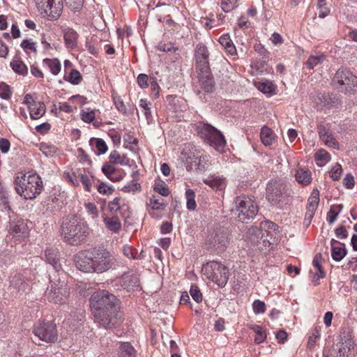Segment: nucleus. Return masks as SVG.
Wrapping results in <instances>:
<instances>
[{
	"label": "nucleus",
	"instance_id": "4468645a",
	"mask_svg": "<svg viewBox=\"0 0 357 357\" xmlns=\"http://www.w3.org/2000/svg\"><path fill=\"white\" fill-rule=\"evenodd\" d=\"M209 52L206 45L199 43L195 48V58L196 62V69L197 73L201 71L209 70L208 62Z\"/></svg>",
	"mask_w": 357,
	"mask_h": 357
},
{
	"label": "nucleus",
	"instance_id": "f03ea898",
	"mask_svg": "<svg viewBox=\"0 0 357 357\" xmlns=\"http://www.w3.org/2000/svg\"><path fill=\"white\" fill-rule=\"evenodd\" d=\"M115 257L106 248L98 247L79 252L75 258L76 267L85 273H102L116 264Z\"/></svg>",
	"mask_w": 357,
	"mask_h": 357
},
{
	"label": "nucleus",
	"instance_id": "2eb2a0df",
	"mask_svg": "<svg viewBox=\"0 0 357 357\" xmlns=\"http://www.w3.org/2000/svg\"><path fill=\"white\" fill-rule=\"evenodd\" d=\"M228 233L225 230L217 231L215 235L210 239L209 245L218 252L225 251L228 245Z\"/></svg>",
	"mask_w": 357,
	"mask_h": 357
},
{
	"label": "nucleus",
	"instance_id": "f257e3e1",
	"mask_svg": "<svg viewBox=\"0 0 357 357\" xmlns=\"http://www.w3.org/2000/svg\"><path fill=\"white\" fill-rule=\"evenodd\" d=\"M90 306L95 321L103 327L110 328L121 323L119 301L109 291L102 290L93 293Z\"/></svg>",
	"mask_w": 357,
	"mask_h": 357
},
{
	"label": "nucleus",
	"instance_id": "5fc2aeb1",
	"mask_svg": "<svg viewBox=\"0 0 357 357\" xmlns=\"http://www.w3.org/2000/svg\"><path fill=\"white\" fill-rule=\"evenodd\" d=\"M98 191L102 195H111L114 191V188L112 185L101 183L98 186Z\"/></svg>",
	"mask_w": 357,
	"mask_h": 357
},
{
	"label": "nucleus",
	"instance_id": "5701e85b",
	"mask_svg": "<svg viewBox=\"0 0 357 357\" xmlns=\"http://www.w3.org/2000/svg\"><path fill=\"white\" fill-rule=\"evenodd\" d=\"M317 98L321 102L323 103L324 106L327 107H337L341 103V101L337 95L333 93H319L318 94Z\"/></svg>",
	"mask_w": 357,
	"mask_h": 357
},
{
	"label": "nucleus",
	"instance_id": "c85d7f7f",
	"mask_svg": "<svg viewBox=\"0 0 357 357\" xmlns=\"http://www.w3.org/2000/svg\"><path fill=\"white\" fill-rule=\"evenodd\" d=\"M219 43L229 54L236 55V47L233 44L229 34L222 36L219 39Z\"/></svg>",
	"mask_w": 357,
	"mask_h": 357
},
{
	"label": "nucleus",
	"instance_id": "a211bd4d",
	"mask_svg": "<svg viewBox=\"0 0 357 357\" xmlns=\"http://www.w3.org/2000/svg\"><path fill=\"white\" fill-rule=\"evenodd\" d=\"M198 79L202 89L206 93H211L215 89V81L211 70L198 72Z\"/></svg>",
	"mask_w": 357,
	"mask_h": 357
},
{
	"label": "nucleus",
	"instance_id": "e2e57ef3",
	"mask_svg": "<svg viewBox=\"0 0 357 357\" xmlns=\"http://www.w3.org/2000/svg\"><path fill=\"white\" fill-rule=\"evenodd\" d=\"M120 198L116 197L112 201L108 203V208L112 213H116L120 210Z\"/></svg>",
	"mask_w": 357,
	"mask_h": 357
},
{
	"label": "nucleus",
	"instance_id": "39448f33",
	"mask_svg": "<svg viewBox=\"0 0 357 357\" xmlns=\"http://www.w3.org/2000/svg\"><path fill=\"white\" fill-rule=\"evenodd\" d=\"M331 84L334 89L342 93H354L357 91V77L347 68L338 69Z\"/></svg>",
	"mask_w": 357,
	"mask_h": 357
},
{
	"label": "nucleus",
	"instance_id": "49530a36",
	"mask_svg": "<svg viewBox=\"0 0 357 357\" xmlns=\"http://www.w3.org/2000/svg\"><path fill=\"white\" fill-rule=\"evenodd\" d=\"M12 91L10 86L4 82L0 83V97L4 100H8L10 98Z\"/></svg>",
	"mask_w": 357,
	"mask_h": 357
},
{
	"label": "nucleus",
	"instance_id": "ea45409f",
	"mask_svg": "<svg viewBox=\"0 0 357 357\" xmlns=\"http://www.w3.org/2000/svg\"><path fill=\"white\" fill-rule=\"evenodd\" d=\"M185 197L187 200V208L189 210H195L197 206L195 192L191 189H188L185 191Z\"/></svg>",
	"mask_w": 357,
	"mask_h": 357
},
{
	"label": "nucleus",
	"instance_id": "e433bc0d",
	"mask_svg": "<svg viewBox=\"0 0 357 357\" xmlns=\"http://www.w3.org/2000/svg\"><path fill=\"white\" fill-rule=\"evenodd\" d=\"M314 159L319 167H323L330 160V155L325 150H319L316 153Z\"/></svg>",
	"mask_w": 357,
	"mask_h": 357
},
{
	"label": "nucleus",
	"instance_id": "a878e982",
	"mask_svg": "<svg viewBox=\"0 0 357 357\" xmlns=\"http://www.w3.org/2000/svg\"><path fill=\"white\" fill-rule=\"evenodd\" d=\"M65 43L68 48H73L77 45V34L73 29L67 28L63 30Z\"/></svg>",
	"mask_w": 357,
	"mask_h": 357
},
{
	"label": "nucleus",
	"instance_id": "680f3d73",
	"mask_svg": "<svg viewBox=\"0 0 357 357\" xmlns=\"http://www.w3.org/2000/svg\"><path fill=\"white\" fill-rule=\"evenodd\" d=\"M252 308L255 314L264 313L266 311V305L263 301L256 300L252 304Z\"/></svg>",
	"mask_w": 357,
	"mask_h": 357
},
{
	"label": "nucleus",
	"instance_id": "de8ad7c7",
	"mask_svg": "<svg viewBox=\"0 0 357 357\" xmlns=\"http://www.w3.org/2000/svg\"><path fill=\"white\" fill-rule=\"evenodd\" d=\"M258 89L264 93L271 94L273 92L275 88L272 82L266 81L264 82H259Z\"/></svg>",
	"mask_w": 357,
	"mask_h": 357
},
{
	"label": "nucleus",
	"instance_id": "774afa93",
	"mask_svg": "<svg viewBox=\"0 0 357 357\" xmlns=\"http://www.w3.org/2000/svg\"><path fill=\"white\" fill-rule=\"evenodd\" d=\"M343 183L348 189H352L354 187V178L351 174H347L343 180Z\"/></svg>",
	"mask_w": 357,
	"mask_h": 357
},
{
	"label": "nucleus",
	"instance_id": "338daca9",
	"mask_svg": "<svg viewBox=\"0 0 357 357\" xmlns=\"http://www.w3.org/2000/svg\"><path fill=\"white\" fill-rule=\"evenodd\" d=\"M96 147L98 151L99 154H103L107 151V146L105 142L102 139H96Z\"/></svg>",
	"mask_w": 357,
	"mask_h": 357
},
{
	"label": "nucleus",
	"instance_id": "20e7f679",
	"mask_svg": "<svg viewBox=\"0 0 357 357\" xmlns=\"http://www.w3.org/2000/svg\"><path fill=\"white\" fill-rule=\"evenodd\" d=\"M43 188L41 178L37 174L17 176L15 181V189L25 199H33Z\"/></svg>",
	"mask_w": 357,
	"mask_h": 357
},
{
	"label": "nucleus",
	"instance_id": "13d9d810",
	"mask_svg": "<svg viewBox=\"0 0 357 357\" xmlns=\"http://www.w3.org/2000/svg\"><path fill=\"white\" fill-rule=\"evenodd\" d=\"M36 43L33 42L31 40H27L24 39L21 43V47L22 48L25 50H31L33 52H36Z\"/></svg>",
	"mask_w": 357,
	"mask_h": 357
},
{
	"label": "nucleus",
	"instance_id": "c9c22d12",
	"mask_svg": "<svg viewBox=\"0 0 357 357\" xmlns=\"http://www.w3.org/2000/svg\"><path fill=\"white\" fill-rule=\"evenodd\" d=\"M119 357H135V349L128 342H123L120 347Z\"/></svg>",
	"mask_w": 357,
	"mask_h": 357
},
{
	"label": "nucleus",
	"instance_id": "a19ab883",
	"mask_svg": "<svg viewBox=\"0 0 357 357\" xmlns=\"http://www.w3.org/2000/svg\"><path fill=\"white\" fill-rule=\"evenodd\" d=\"M347 255L345 248L335 247L331 249V256L333 260L336 261H341Z\"/></svg>",
	"mask_w": 357,
	"mask_h": 357
},
{
	"label": "nucleus",
	"instance_id": "79ce46f5",
	"mask_svg": "<svg viewBox=\"0 0 357 357\" xmlns=\"http://www.w3.org/2000/svg\"><path fill=\"white\" fill-rule=\"evenodd\" d=\"M252 329L256 333V336L255 337V343L260 344L266 340V334L260 326L255 325L252 326Z\"/></svg>",
	"mask_w": 357,
	"mask_h": 357
},
{
	"label": "nucleus",
	"instance_id": "f3484780",
	"mask_svg": "<svg viewBox=\"0 0 357 357\" xmlns=\"http://www.w3.org/2000/svg\"><path fill=\"white\" fill-rule=\"evenodd\" d=\"M319 203V192L317 189H314L308 199V203L306 208L305 220L310 223L314 217Z\"/></svg>",
	"mask_w": 357,
	"mask_h": 357
},
{
	"label": "nucleus",
	"instance_id": "9b49d317",
	"mask_svg": "<svg viewBox=\"0 0 357 357\" xmlns=\"http://www.w3.org/2000/svg\"><path fill=\"white\" fill-rule=\"evenodd\" d=\"M277 227V225L273 222L263 221L260 223L259 229L257 227H252L249 229L248 234L252 236L250 240L259 243L261 241L264 244L266 243L271 244L268 236H271V232L275 231Z\"/></svg>",
	"mask_w": 357,
	"mask_h": 357
},
{
	"label": "nucleus",
	"instance_id": "c756f323",
	"mask_svg": "<svg viewBox=\"0 0 357 357\" xmlns=\"http://www.w3.org/2000/svg\"><path fill=\"white\" fill-rule=\"evenodd\" d=\"M260 138L265 146H269L272 144L274 139L273 132L268 127L264 126L261 129Z\"/></svg>",
	"mask_w": 357,
	"mask_h": 357
},
{
	"label": "nucleus",
	"instance_id": "6ab92c4d",
	"mask_svg": "<svg viewBox=\"0 0 357 357\" xmlns=\"http://www.w3.org/2000/svg\"><path fill=\"white\" fill-rule=\"evenodd\" d=\"M28 229L23 220H17L10 223L9 233L15 238H23L26 236Z\"/></svg>",
	"mask_w": 357,
	"mask_h": 357
},
{
	"label": "nucleus",
	"instance_id": "473e14b6",
	"mask_svg": "<svg viewBox=\"0 0 357 357\" xmlns=\"http://www.w3.org/2000/svg\"><path fill=\"white\" fill-rule=\"evenodd\" d=\"M109 162L112 164L126 165L128 160L124 155H121L117 151H112L109 156Z\"/></svg>",
	"mask_w": 357,
	"mask_h": 357
},
{
	"label": "nucleus",
	"instance_id": "2f4dec72",
	"mask_svg": "<svg viewBox=\"0 0 357 357\" xmlns=\"http://www.w3.org/2000/svg\"><path fill=\"white\" fill-rule=\"evenodd\" d=\"M10 284L17 289L18 291H26L29 288V284L24 281L20 275H15L12 278Z\"/></svg>",
	"mask_w": 357,
	"mask_h": 357
},
{
	"label": "nucleus",
	"instance_id": "b1692460",
	"mask_svg": "<svg viewBox=\"0 0 357 357\" xmlns=\"http://www.w3.org/2000/svg\"><path fill=\"white\" fill-rule=\"evenodd\" d=\"M0 209L3 213H6L8 218L11 216L10 213L12 212L11 207L9 205L8 194L3 185L0 182Z\"/></svg>",
	"mask_w": 357,
	"mask_h": 357
},
{
	"label": "nucleus",
	"instance_id": "393cba45",
	"mask_svg": "<svg viewBox=\"0 0 357 357\" xmlns=\"http://www.w3.org/2000/svg\"><path fill=\"white\" fill-rule=\"evenodd\" d=\"M103 222L107 229L113 233H119L121 229V221L116 215L112 217L104 216Z\"/></svg>",
	"mask_w": 357,
	"mask_h": 357
},
{
	"label": "nucleus",
	"instance_id": "423d86ee",
	"mask_svg": "<svg viewBox=\"0 0 357 357\" xmlns=\"http://www.w3.org/2000/svg\"><path fill=\"white\" fill-rule=\"evenodd\" d=\"M234 203L238 218L242 222H248L257 214L258 206L255 202L249 197H238Z\"/></svg>",
	"mask_w": 357,
	"mask_h": 357
},
{
	"label": "nucleus",
	"instance_id": "8fccbe9b",
	"mask_svg": "<svg viewBox=\"0 0 357 357\" xmlns=\"http://www.w3.org/2000/svg\"><path fill=\"white\" fill-rule=\"evenodd\" d=\"M151 103L145 99H141L139 101V107L143 108L146 119H149L151 117Z\"/></svg>",
	"mask_w": 357,
	"mask_h": 357
},
{
	"label": "nucleus",
	"instance_id": "6e6d98bb",
	"mask_svg": "<svg viewBox=\"0 0 357 357\" xmlns=\"http://www.w3.org/2000/svg\"><path fill=\"white\" fill-rule=\"evenodd\" d=\"M154 190L164 197H167L169 195L170 192L165 183H155Z\"/></svg>",
	"mask_w": 357,
	"mask_h": 357
},
{
	"label": "nucleus",
	"instance_id": "bf43d9fd",
	"mask_svg": "<svg viewBox=\"0 0 357 357\" xmlns=\"http://www.w3.org/2000/svg\"><path fill=\"white\" fill-rule=\"evenodd\" d=\"M342 172V169L341 165L337 163L333 167L330 172V176L334 181H337L340 178Z\"/></svg>",
	"mask_w": 357,
	"mask_h": 357
},
{
	"label": "nucleus",
	"instance_id": "72a5a7b5",
	"mask_svg": "<svg viewBox=\"0 0 357 357\" xmlns=\"http://www.w3.org/2000/svg\"><path fill=\"white\" fill-rule=\"evenodd\" d=\"M10 67L17 74L25 75L28 73V68L23 63V61L13 59L10 62Z\"/></svg>",
	"mask_w": 357,
	"mask_h": 357
},
{
	"label": "nucleus",
	"instance_id": "cd10ccee",
	"mask_svg": "<svg viewBox=\"0 0 357 357\" xmlns=\"http://www.w3.org/2000/svg\"><path fill=\"white\" fill-rule=\"evenodd\" d=\"M296 179L302 185H309L312 181V174L311 172L307 169L300 168L296 171Z\"/></svg>",
	"mask_w": 357,
	"mask_h": 357
},
{
	"label": "nucleus",
	"instance_id": "4be33fe9",
	"mask_svg": "<svg viewBox=\"0 0 357 357\" xmlns=\"http://www.w3.org/2000/svg\"><path fill=\"white\" fill-rule=\"evenodd\" d=\"M204 183L216 190H222L226 186L225 178L219 176L211 175L203 180Z\"/></svg>",
	"mask_w": 357,
	"mask_h": 357
},
{
	"label": "nucleus",
	"instance_id": "dca6fc26",
	"mask_svg": "<svg viewBox=\"0 0 357 357\" xmlns=\"http://www.w3.org/2000/svg\"><path fill=\"white\" fill-rule=\"evenodd\" d=\"M119 284L127 291H132L139 289V280L137 275L125 273L119 280Z\"/></svg>",
	"mask_w": 357,
	"mask_h": 357
},
{
	"label": "nucleus",
	"instance_id": "09e8293b",
	"mask_svg": "<svg viewBox=\"0 0 357 357\" xmlns=\"http://www.w3.org/2000/svg\"><path fill=\"white\" fill-rule=\"evenodd\" d=\"M320 331H321L320 327L314 328L312 335L309 337V340L307 342V347L308 348H310V349L313 348L317 340L319 338V337L320 335Z\"/></svg>",
	"mask_w": 357,
	"mask_h": 357
},
{
	"label": "nucleus",
	"instance_id": "412c9836",
	"mask_svg": "<svg viewBox=\"0 0 357 357\" xmlns=\"http://www.w3.org/2000/svg\"><path fill=\"white\" fill-rule=\"evenodd\" d=\"M45 259L47 263L51 264L54 269L59 272L61 269V265L59 261V252L56 248H50L45 250Z\"/></svg>",
	"mask_w": 357,
	"mask_h": 357
},
{
	"label": "nucleus",
	"instance_id": "7ed1b4c3",
	"mask_svg": "<svg viewBox=\"0 0 357 357\" xmlns=\"http://www.w3.org/2000/svg\"><path fill=\"white\" fill-rule=\"evenodd\" d=\"M89 234L87 225L76 216H72L63 222L61 226V236L72 245L83 242Z\"/></svg>",
	"mask_w": 357,
	"mask_h": 357
},
{
	"label": "nucleus",
	"instance_id": "1a4fd4ad",
	"mask_svg": "<svg viewBox=\"0 0 357 357\" xmlns=\"http://www.w3.org/2000/svg\"><path fill=\"white\" fill-rule=\"evenodd\" d=\"M50 289H47L45 296L50 302L56 304L65 303L70 295V290L64 280L50 281Z\"/></svg>",
	"mask_w": 357,
	"mask_h": 357
},
{
	"label": "nucleus",
	"instance_id": "0e129e2a",
	"mask_svg": "<svg viewBox=\"0 0 357 357\" xmlns=\"http://www.w3.org/2000/svg\"><path fill=\"white\" fill-rule=\"evenodd\" d=\"M114 171L115 168L109 164H105L102 167V172L112 181H114L113 177L111 176V175L114 172Z\"/></svg>",
	"mask_w": 357,
	"mask_h": 357
},
{
	"label": "nucleus",
	"instance_id": "37998d69",
	"mask_svg": "<svg viewBox=\"0 0 357 357\" xmlns=\"http://www.w3.org/2000/svg\"><path fill=\"white\" fill-rule=\"evenodd\" d=\"M66 80L68 81L74 85H77L82 82V77L77 70L73 69L71 70L68 79H66Z\"/></svg>",
	"mask_w": 357,
	"mask_h": 357
},
{
	"label": "nucleus",
	"instance_id": "c03bdc74",
	"mask_svg": "<svg viewBox=\"0 0 357 357\" xmlns=\"http://www.w3.org/2000/svg\"><path fill=\"white\" fill-rule=\"evenodd\" d=\"M321 139L328 147L337 149L338 146V144L336 140L328 132L322 133V135H321Z\"/></svg>",
	"mask_w": 357,
	"mask_h": 357
},
{
	"label": "nucleus",
	"instance_id": "a18cd8bd",
	"mask_svg": "<svg viewBox=\"0 0 357 357\" xmlns=\"http://www.w3.org/2000/svg\"><path fill=\"white\" fill-rule=\"evenodd\" d=\"M81 117L84 122L91 123L95 119V112L91 108H85L81 112Z\"/></svg>",
	"mask_w": 357,
	"mask_h": 357
},
{
	"label": "nucleus",
	"instance_id": "f8f14e48",
	"mask_svg": "<svg viewBox=\"0 0 357 357\" xmlns=\"http://www.w3.org/2000/svg\"><path fill=\"white\" fill-rule=\"evenodd\" d=\"M287 195V185L281 181H271L266 186V198L273 204L283 200Z\"/></svg>",
	"mask_w": 357,
	"mask_h": 357
},
{
	"label": "nucleus",
	"instance_id": "864d4df0",
	"mask_svg": "<svg viewBox=\"0 0 357 357\" xmlns=\"http://www.w3.org/2000/svg\"><path fill=\"white\" fill-rule=\"evenodd\" d=\"M78 177L79 182L80 181L82 183L85 190L90 192L91 189V183L88 176L82 173H78Z\"/></svg>",
	"mask_w": 357,
	"mask_h": 357
},
{
	"label": "nucleus",
	"instance_id": "052dcab7",
	"mask_svg": "<svg viewBox=\"0 0 357 357\" xmlns=\"http://www.w3.org/2000/svg\"><path fill=\"white\" fill-rule=\"evenodd\" d=\"M66 4L71 10L77 11L80 10L83 6L84 0H65Z\"/></svg>",
	"mask_w": 357,
	"mask_h": 357
},
{
	"label": "nucleus",
	"instance_id": "69168bd1",
	"mask_svg": "<svg viewBox=\"0 0 357 357\" xmlns=\"http://www.w3.org/2000/svg\"><path fill=\"white\" fill-rule=\"evenodd\" d=\"M64 176L65 178L74 186H78L79 185L78 174H77L75 173H65Z\"/></svg>",
	"mask_w": 357,
	"mask_h": 357
},
{
	"label": "nucleus",
	"instance_id": "ddd939ff",
	"mask_svg": "<svg viewBox=\"0 0 357 357\" xmlns=\"http://www.w3.org/2000/svg\"><path fill=\"white\" fill-rule=\"evenodd\" d=\"M36 5L44 16L57 19L60 15L61 6L59 3H56L55 0H37Z\"/></svg>",
	"mask_w": 357,
	"mask_h": 357
},
{
	"label": "nucleus",
	"instance_id": "0eeeda50",
	"mask_svg": "<svg viewBox=\"0 0 357 357\" xmlns=\"http://www.w3.org/2000/svg\"><path fill=\"white\" fill-rule=\"evenodd\" d=\"M203 271L209 280L220 287H225L228 281L229 270L220 262L215 261L208 262L203 268Z\"/></svg>",
	"mask_w": 357,
	"mask_h": 357
},
{
	"label": "nucleus",
	"instance_id": "aec40b11",
	"mask_svg": "<svg viewBox=\"0 0 357 357\" xmlns=\"http://www.w3.org/2000/svg\"><path fill=\"white\" fill-rule=\"evenodd\" d=\"M356 347L351 339H347L342 342L337 357H354Z\"/></svg>",
	"mask_w": 357,
	"mask_h": 357
},
{
	"label": "nucleus",
	"instance_id": "9d476101",
	"mask_svg": "<svg viewBox=\"0 0 357 357\" xmlns=\"http://www.w3.org/2000/svg\"><path fill=\"white\" fill-rule=\"evenodd\" d=\"M33 332L40 340L49 343L57 340L58 333L56 325L52 321H40L34 325Z\"/></svg>",
	"mask_w": 357,
	"mask_h": 357
},
{
	"label": "nucleus",
	"instance_id": "6e6552de",
	"mask_svg": "<svg viewBox=\"0 0 357 357\" xmlns=\"http://www.w3.org/2000/svg\"><path fill=\"white\" fill-rule=\"evenodd\" d=\"M198 135L211 146L219 150L225 147L226 141L222 134L208 123H204L197 128Z\"/></svg>",
	"mask_w": 357,
	"mask_h": 357
},
{
	"label": "nucleus",
	"instance_id": "603ef678",
	"mask_svg": "<svg viewBox=\"0 0 357 357\" xmlns=\"http://www.w3.org/2000/svg\"><path fill=\"white\" fill-rule=\"evenodd\" d=\"M85 208L88 214L91 215L92 219L95 220L98 217V211L95 204L86 203L85 204Z\"/></svg>",
	"mask_w": 357,
	"mask_h": 357
},
{
	"label": "nucleus",
	"instance_id": "4d7b16f0",
	"mask_svg": "<svg viewBox=\"0 0 357 357\" xmlns=\"http://www.w3.org/2000/svg\"><path fill=\"white\" fill-rule=\"evenodd\" d=\"M40 150L46 155H50L56 152V148L54 145L42 143L40 146Z\"/></svg>",
	"mask_w": 357,
	"mask_h": 357
},
{
	"label": "nucleus",
	"instance_id": "4c0bfd02",
	"mask_svg": "<svg viewBox=\"0 0 357 357\" xmlns=\"http://www.w3.org/2000/svg\"><path fill=\"white\" fill-rule=\"evenodd\" d=\"M322 255L320 252L317 253L314 256L312 264L313 266L317 268V272L316 274L318 276V279L323 278L325 277V273L324 272L321 267Z\"/></svg>",
	"mask_w": 357,
	"mask_h": 357
},
{
	"label": "nucleus",
	"instance_id": "7c9ffc66",
	"mask_svg": "<svg viewBox=\"0 0 357 357\" xmlns=\"http://www.w3.org/2000/svg\"><path fill=\"white\" fill-rule=\"evenodd\" d=\"M43 63L48 66L50 68V72L54 75H56L59 73L61 71V63L59 60L56 58L54 59H43Z\"/></svg>",
	"mask_w": 357,
	"mask_h": 357
},
{
	"label": "nucleus",
	"instance_id": "bb28decb",
	"mask_svg": "<svg viewBox=\"0 0 357 357\" xmlns=\"http://www.w3.org/2000/svg\"><path fill=\"white\" fill-rule=\"evenodd\" d=\"M45 113V105L42 102H34L32 106H29V114L33 119H38Z\"/></svg>",
	"mask_w": 357,
	"mask_h": 357
},
{
	"label": "nucleus",
	"instance_id": "3c124183",
	"mask_svg": "<svg viewBox=\"0 0 357 357\" xmlns=\"http://www.w3.org/2000/svg\"><path fill=\"white\" fill-rule=\"evenodd\" d=\"M190 295L195 301L200 303L202 301V294L196 285H192L190 290Z\"/></svg>",
	"mask_w": 357,
	"mask_h": 357
},
{
	"label": "nucleus",
	"instance_id": "58836bf2",
	"mask_svg": "<svg viewBox=\"0 0 357 357\" xmlns=\"http://www.w3.org/2000/svg\"><path fill=\"white\" fill-rule=\"evenodd\" d=\"M325 59L326 57L324 54L310 56L305 64L309 69H313L318 64L321 63Z\"/></svg>",
	"mask_w": 357,
	"mask_h": 357
},
{
	"label": "nucleus",
	"instance_id": "f704fd0d",
	"mask_svg": "<svg viewBox=\"0 0 357 357\" xmlns=\"http://www.w3.org/2000/svg\"><path fill=\"white\" fill-rule=\"evenodd\" d=\"M83 319L84 315L82 312H73L70 314V317L66 319L64 323L69 325L70 326L72 325L73 327H77L79 323L83 320Z\"/></svg>",
	"mask_w": 357,
	"mask_h": 357
}]
</instances>
